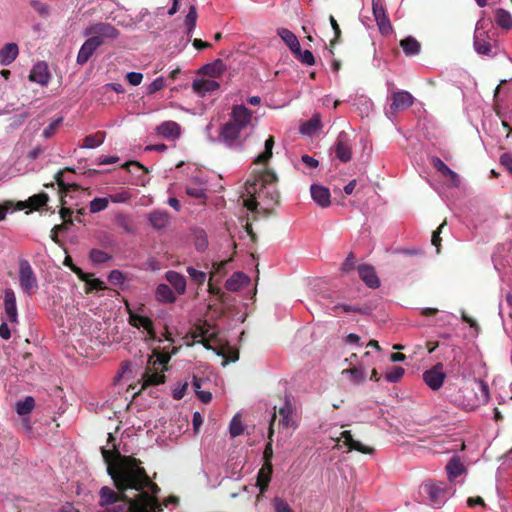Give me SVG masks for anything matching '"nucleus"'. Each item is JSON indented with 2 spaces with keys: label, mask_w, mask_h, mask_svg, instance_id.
Returning a JSON list of instances; mask_svg holds the SVG:
<instances>
[{
  "label": "nucleus",
  "mask_w": 512,
  "mask_h": 512,
  "mask_svg": "<svg viewBox=\"0 0 512 512\" xmlns=\"http://www.w3.org/2000/svg\"><path fill=\"white\" fill-rule=\"evenodd\" d=\"M109 198H95L89 204L90 212L95 214L105 210L108 207Z\"/></svg>",
  "instance_id": "obj_47"
},
{
  "label": "nucleus",
  "mask_w": 512,
  "mask_h": 512,
  "mask_svg": "<svg viewBox=\"0 0 512 512\" xmlns=\"http://www.w3.org/2000/svg\"><path fill=\"white\" fill-rule=\"evenodd\" d=\"M83 34L86 37H98V40L101 41L103 45L108 40L117 39L120 35V31L108 22H98L89 25L84 30Z\"/></svg>",
  "instance_id": "obj_4"
},
{
  "label": "nucleus",
  "mask_w": 512,
  "mask_h": 512,
  "mask_svg": "<svg viewBox=\"0 0 512 512\" xmlns=\"http://www.w3.org/2000/svg\"><path fill=\"white\" fill-rule=\"evenodd\" d=\"M278 181L276 173L270 169H264L254 176L253 181L247 180V191L251 195L258 194L259 197L265 194L271 203L278 205L280 203V193L273 188L272 191L268 190V186L275 184Z\"/></svg>",
  "instance_id": "obj_3"
},
{
  "label": "nucleus",
  "mask_w": 512,
  "mask_h": 512,
  "mask_svg": "<svg viewBox=\"0 0 512 512\" xmlns=\"http://www.w3.org/2000/svg\"><path fill=\"white\" fill-rule=\"evenodd\" d=\"M277 35L289 47L292 53L299 52L300 43L296 35L287 28H278Z\"/></svg>",
  "instance_id": "obj_30"
},
{
  "label": "nucleus",
  "mask_w": 512,
  "mask_h": 512,
  "mask_svg": "<svg viewBox=\"0 0 512 512\" xmlns=\"http://www.w3.org/2000/svg\"><path fill=\"white\" fill-rule=\"evenodd\" d=\"M229 432L232 437H237L243 434L244 432V426L241 422V419L238 415L234 416L230 426H229Z\"/></svg>",
  "instance_id": "obj_50"
},
{
  "label": "nucleus",
  "mask_w": 512,
  "mask_h": 512,
  "mask_svg": "<svg viewBox=\"0 0 512 512\" xmlns=\"http://www.w3.org/2000/svg\"><path fill=\"white\" fill-rule=\"evenodd\" d=\"M280 419L278 421V427L282 429H287L290 427H295V422L293 421V414L295 413V407L291 403V401L286 398L282 407L278 410Z\"/></svg>",
  "instance_id": "obj_14"
},
{
  "label": "nucleus",
  "mask_w": 512,
  "mask_h": 512,
  "mask_svg": "<svg viewBox=\"0 0 512 512\" xmlns=\"http://www.w3.org/2000/svg\"><path fill=\"white\" fill-rule=\"evenodd\" d=\"M197 10L195 6H191L185 19V25L187 27V34L190 35L196 27L197 22Z\"/></svg>",
  "instance_id": "obj_46"
},
{
  "label": "nucleus",
  "mask_w": 512,
  "mask_h": 512,
  "mask_svg": "<svg viewBox=\"0 0 512 512\" xmlns=\"http://www.w3.org/2000/svg\"><path fill=\"white\" fill-rule=\"evenodd\" d=\"M310 192L312 199L322 208H326L331 204V195L328 188L322 185L313 184L310 187Z\"/></svg>",
  "instance_id": "obj_21"
},
{
  "label": "nucleus",
  "mask_w": 512,
  "mask_h": 512,
  "mask_svg": "<svg viewBox=\"0 0 512 512\" xmlns=\"http://www.w3.org/2000/svg\"><path fill=\"white\" fill-rule=\"evenodd\" d=\"M165 279L175 289L177 294L183 295L186 292V279L180 273L169 270L165 273Z\"/></svg>",
  "instance_id": "obj_25"
},
{
  "label": "nucleus",
  "mask_w": 512,
  "mask_h": 512,
  "mask_svg": "<svg viewBox=\"0 0 512 512\" xmlns=\"http://www.w3.org/2000/svg\"><path fill=\"white\" fill-rule=\"evenodd\" d=\"M248 280V277L242 272H234L226 281L225 287L229 291H238Z\"/></svg>",
  "instance_id": "obj_40"
},
{
  "label": "nucleus",
  "mask_w": 512,
  "mask_h": 512,
  "mask_svg": "<svg viewBox=\"0 0 512 512\" xmlns=\"http://www.w3.org/2000/svg\"><path fill=\"white\" fill-rule=\"evenodd\" d=\"M329 21H330V24H331V27L334 31V39H332L330 41V46L333 47L340 39L341 37V29H340V26L339 24L337 23L336 19L334 18V16L330 15L329 17Z\"/></svg>",
  "instance_id": "obj_59"
},
{
  "label": "nucleus",
  "mask_w": 512,
  "mask_h": 512,
  "mask_svg": "<svg viewBox=\"0 0 512 512\" xmlns=\"http://www.w3.org/2000/svg\"><path fill=\"white\" fill-rule=\"evenodd\" d=\"M225 65L222 60L218 59L212 63L206 64L201 68V72L209 77L217 78L222 75Z\"/></svg>",
  "instance_id": "obj_38"
},
{
  "label": "nucleus",
  "mask_w": 512,
  "mask_h": 512,
  "mask_svg": "<svg viewBox=\"0 0 512 512\" xmlns=\"http://www.w3.org/2000/svg\"><path fill=\"white\" fill-rule=\"evenodd\" d=\"M276 417H277L276 412H274L271 417L270 425L268 428V442L265 445V449L263 452V458L265 460L264 464L271 463V460L273 457L272 443H273V435H274V423L276 421Z\"/></svg>",
  "instance_id": "obj_36"
},
{
  "label": "nucleus",
  "mask_w": 512,
  "mask_h": 512,
  "mask_svg": "<svg viewBox=\"0 0 512 512\" xmlns=\"http://www.w3.org/2000/svg\"><path fill=\"white\" fill-rule=\"evenodd\" d=\"M320 128H321L320 115L315 114L312 116L311 119H309L308 121L304 122L301 125L300 131L302 134L311 136V135L315 134L318 130H320Z\"/></svg>",
  "instance_id": "obj_39"
},
{
  "label": "nucleus",
  "mask_w": 512,
  "mask_h": 512,
  "mask_svg": "<svg viewBox=\"0 0 512 512\" xmlns=\"http://www.w3.org/2000/svg\"><path fill=\"white\" fill-rule=\"evenodd\" d=\"M273 467L271 463L263 464L262 468L258 471L256 486L259 488L258 498L263 495L269 487Z\"/></svg>",
  "instance_id": "obj_20"
},
{
  "label": "nucleus",
  "mask_w": 512,
  "mask_h": 512,
  "mask_svg": "<svg viewBox=\"0 0 512 512\" xmlns=\"http://www.w3.org/2000/svg\"><path fill=\"white\" fill-rule=\"evenodd\" d=\"M186 193L190 197L196 198V199H204L206 198L205 189L200 186H188L186 188Z\"/></svg>",
  "instance_id": "obj_56"
},
{
  "label": "nucleus",
  "mask_w": 512,
  "mask_h": 512,
  "mask_svg": "<svg viewBox=\"0 0 512 512\" xmlns=\"http://www.w3.org/2000/svg\"><path fill=\"white\" fill-rule=\"evenodd\" d=\"M292 54L297 60L305 65L312 66L315 64V57L313 53L309 50L302 51L301 46L299 47V52H294Z\"/></svg>",
  "instance_id": "obj_45"
},
{
  "label": "nucleus",
  "mask_w": 512,
  "mask_h": 512,
  "mask_svg": "<svg viewBox=\"0 0 512 512\" xmlns=\"http://www.w3.org/2000/svg\"><path fill=\"white\" fill-rule=\"evenodd\" d=\"M148 219L155 229H163L169 223V215L165 211H153L149 214Z\"/></svg>",
  "instance_id": "obj_37"
},
{
  "label": "nucleus",
  "mask_w": 512,
  "mask_h": 512,
  "mask_svg": "<svg viewBox=\"0 0 512 512\" xmlns=\"http://www.w3.org/2000/svg\"><path fill=\"white\" fill-rule=\"evenodd\" d=\"M101 45L102 42L98 40V37H88L78 52L77 63L80 65L87 63Z\"/></svg>",
  "instance_id": "obj_12"
},
{
  "label": "nucleus",
  "mask_w": 512,
  "mask_h": 512,
  "mask_svg": "<svg viewBox=\"0 0 512 512\" xmlns=\"http://www.w3.org/2000/svg\"><path fill=\"white\" fill-rule=\"evenodd\" d=\"M494 20L496 24L505 30L512 29V16L505 9L499 8L495 11Z\"/></svg>",
  "instance_id": "obj_41"
},
{
  "label": "nucleus",
  "mask_w": 512,
  "mask_h": 512,
  "mask_svg": "<svg viewBox=\"0 0 512 512\" xmlns=\"http://www.w3.org/2000/svg\"><path fill=\"white\" fill-rule=\"evenodd\" d=\"M400 46L407 57L418 55L421 52L420 42L412 36L402 39Z\"/></svg>",
  "instance_id": "obj_31"
},
{
  "label": "nucleus",
  "mask_w": 512,
  "mask_h": 512,
  "mask_svg": "<svg viewBox=\"0 0 512 512\" xmlns=\"http://www.w3.org/2000/svg\"><path fill=\"white\" fill-rule=\"evenodd\" d=\"M359 277L361 280L365 282V284L370 288H378L380 285V280L376 275L374 268L367 264H361L357 267Z\"/></svg>",
  "instance_id": "obj_18"
},
{
  "label": "nucleus",
  "mask_w": 512,
  "mask_h": 512,
  "mask_svg": "<svg viewBox=\"0 0 512 512\" xmlns=\"http://www.w3.org/2000/svg\"><path fill=\"white\" fill-rule=\"evenodd\" d=\"M431 165L444 177L449 178L451 181L457 182L459 180L458 174L451 170L439 157H432Z\"/></svg>",
  "instance_id": "obj_35"
},
{
  "label": "nucleus",
  "mask_w": 512,
  "mask_h": 512,
  "mask_svg": "<svg viewBox=\"0 0 512 512\" xmlns=\"http://www.w3.org/2000/svg\"><path fill=\"white\" fill-rule=\"evenodd\" d=\"M116 222L118 226L121 227L125 232L132 233L134 231L131 220L127 215L121 213L117 214Z\"/></svg>",
  "instance_id": "obj_52"
},
{
  "label": "nucleus",
  "mask_w": 512,
  "mask_h": 512,
  "mask_svg": "<svg viewBox=\"0 0 512 512\" xmlns=\"http://www.w3.org/2000/svg\"><path fill=\"white\" fill-rule=\"evenodd\" d=\"M89 257L93 263L100 264L109 261L112 257L100 249H92Z\"/></svg>",
  "instance_id": "obj_48"
},
{
  "label": "nucleus",
  "mask_w": 512,
  "mask_h": 512,
  "mask_svg": "<svg viewBox=\"0 0 512 512\" xmlns=\"http://www.w3.org/2000/svg\"><path fill=\"white\" fill-rule=\"evenodd\" d=\"M274 137L269 136L265 141V150L258 155L254 161L256 164H266L272 157V149L274 147Z\"/></svg>",
  "instance_id": "obj_42"
},
{
  "label": "nucleus",
  "mask_w": 512,
  "mask_h": 512,
  "mask_svg": "<svg viewBox=\"0 0 512 512\" xmlns=\"http://www.w3.org/2000/svg\"><path fill=\"white\" fill-rule=\"evenodd\" d=\"M35 406V400L31 396H27L24 400L16 403V412L21 415H28L31 413Z\"/></svg>",
  "instance_id": "obj_44"
},
{
  "label": "nucleus",
  "mask_w": 512,
  "mask_h": 512,
  "mask_svg": "<svg viewBox=\"0 0 512 512\" xmlns=\"http://www.w3.org/2000/svg\"><path fill=\"white\" fill-rule=\"evenodd\" d=\"M356 265V257L353 252H350L346 257L345 261L341 265V271L343 273H349L354 270Z\"/></svg>",
  "instance_id": "obj_55"
},
{
  "label": "nucleus",
  "mask_w": 512,
  "mask_h": 512,
  "mask_svg": "<svg viewBox=\"0 0 512 512\" xmlns=\"http://www.w3.org/2000/svg\"><path fill=\"white\" fill-rule=\"evenodd\" d=\"M155 297L161 303H174L176 296L169 285L161 283L157 286Z\"/></svg>",
  "instance_id": "obj_34"
},
{
  "label": "nucleus",
  "mask_w": 512,
  "mask_h": 512,
  "mask_svg": "<svg viewBox=\"0 0 512 512\" xmlns=\"http://www.w3.org/2000/svg\"><path fill=\"white\" fill-rule=\"evenodd\" d=\"M31 5L41 16H48L49 9L45 3L33 0L31 1Z\"/></svg>",
  "instance_id": "obj_63"
},
{
  "label": "nucleus",
  "mask_w": 512,
  "mask_h": 512,
  "mask_svg": "<svg viewBox=\"0 0 512 512\" xmlns=\"http://www.w3.org/2000/svg\"><path fill=\"white\" fill-rule=\"evenodd\" d=\"M66 171L73 172L74 170L66 167L63 170L58 171L54 176L55 182L59 187L60 202L62 205L59 214L60 217L64 220L63 224L55 225L51 230V240L56 244H60V240L57 237V231H63L67 229L68 225H73V219L71 218L73 211L70 208L64 206L66 204L65 197L68 196L70 192L80 189V186L78 184L66 183L64 181L63 174Z\"/></svg>",
  "instance_id": "obj_2"
},
{
  "label": "nucleus",
  "mask_w": 512,
  "mask_h": 512,
  "mask_svg": "<svg viewBox=\"0 0 512 512\" xmlns=\"http://www.w3.org/2000/svg\"><path fill=\"white\" fill-rule=\"evenodd\" d=\"M86 286H87V289H86V292H90L92 290H104L106 289V286H105V283L98 279V278H94V279H90V277L87 279L86 281Z\"/></svg>",
  "instance_id": "obj_57"
},
{
  "label": "nucleus",
  "mask_w": 512,
  "mask_h": 512,
  "mask_svg": "<svg viewBox=\"0 0 512 512\" xmlns=\"http://www.w3.org/2000/svg\"><path fill=\"white\" fill-rule=\"evenodd\" d=\"M126 79L131 85L137 86L142 82L143 75L139 72H129Z\"/></svg>",
  "instance_id": "obj_64"
},
{
  "label": "nucleus",
  "mask_w": 512,
  "mask_h": 512,
  "mask_svg": "<svg viewBox=\"0 0 512 512\" xmlns=\"http://www.w3.org/2000/svg\"><path fill=\"white\" fill-rule=\"evenodd\" d=\"M390 100L388 112L392 115L407 110L414 104V97L405 90L393 92L390 96Z\"/></svg>",
  "instance_id": "obj_8"
},
{
  "label": "nucleus",
  "mask_w": 512,
  "mask_h": 512,
  "mask_svg": "<svg viewBox=\"0 0 512 512\" xmlns=\"http://www.w3.org/2000/svg\"><path fill=\"white\" fill-rule=\"evenodd\" d=\"M105 132H97L84 138L82 147L91 149L100 146L105 140Z\"/></svg>",
  "instance_id": "obj_43"
},
{
  "label": "nucleus",
  "mask_w": 512,
  "mask_h": 512,
  "mask_svg": "<svg viewBox=\"0 0 512 512\" xmlns=\"http://www.w3.org/2000/svg\"><path fill=\"white\" fill-rule=\"evenodd\" d=\"M446 374L443 371V364L437 363L431 369L423 373V381L432 390H438L442 387Z\"/></svg>",
  "instance_id": "obj_11"
},
{
  "label": "nucleus",
  "mask_w": 512,
  "mask_h": 512,
  "mask_svg": "<svg viewBox=\"0 0 512 512\" xmlns=\"http://www.w3.org/2000/svg\"><path fill=\"white\" fill-rule=\"evenodd\" d=\"M404 373V368L400 366H395L392 367L391 370L386 372L385 379L390 383H396L403 377Z\"/></svg>",
  "instance_id": "obj_49"
},
{
  "label": "nucleus",
  "mask_w": 512,
  "mask_h": 512,
  "mask_svg": "<svg viewBox=\"0 0 512 512\" xmlns=\"http://www.w3.org/2000/svg\"><path fill=\"white\" fill-rule=\"evenodd\" d=\"M340 435L341 436H340V439H338V441L343 439V443L345 446L348 447V451L355 450V451H358L363 454H373L374 453V448L363 445L361 442L355 440L353 438V435L351 434V431H349V430L342 431Z\"/></svg>",
  "instance_id": "obj_15"
},
{
  "label": "nucleus",
  "mask_w": 512,
  "mask_h": 512,
  "mask_svg": "<svg viewBox=\"0 0 512 512\" xmlns=\"http://www.w3.org/2000/svg\"><path fill=\"white\" fill-rule=\"evenodd\" d=\"M19 284L22 291L31 296L38 290V281L36 275L27 260H21L19 263Z\"/></svg>",
  "instance_id": "obj_5"
},
{
  "label": "nucleus",
  "mask_w": 512,
  "mask_h": 512,
  "mask_svg": "<svg viewBox=\"0 0 512 512\" xmlns=\"http://www.w3.org/2000/svg\"><path fill=\"white\" fill-rule=\"evenodd\" d=\"M243 129L237 127L231 121H228L221 129L220 137L221 139L229 146H233V144L239 138V135Z\"/></svg>",
  "instance_id": "obj_23"
},
{
  "label": "nucleus",
  "mask_w": 512,
  "mask_h": 512,
  "mask_svg": "<svg viewBox=\"0 0 512 512\" xmlns=\"http://www.w3.org/2000/svg\"><path fill=\"white\" fill-rule=\"evenodd\" d=\"M219 87V83L211 79L194 80L192 84L193 91L200 95L213 92Z\"/></svg>",
  "instance_id": "obj_28"
},
{
  "label": "nucleus",
  "mask_w": 512,
  "mask_h": 512,
  "mask_svg": "<svg viewBox=\"0 0 512 512\" xmlns=\"http://www.w3.org/2000/svg\"><path fill=\"white\" fill-rule=\"evenodd\" d=\"M19 49L15 43H7L0 50V63L4 66L10 65L18 56Z\"/></svg>",
  "instance_id": "obj_29"
},
{
  "label": "nucleus",
  "mask_w": 512,
  "mask_h": 512,
  "mask_svg": "<svg viewBox=\"0 0 512 512\" xmlns=\"http://www.w3.org/2000/svg\"><path fill=\"white\" fill-rule=\"evenodd\" d=\"M48 200L49 196L46 193L42 192L29 197V199L26 202H21L20 205L21 208L29 207L31 210L38 211L47 204Z\"/></svg>",
  "instance_id": "obj_33"
},
{
  "label": "nucleus",
  "mask_w": 512,
  "mask_h": 512,
  "mask_svg": "<svg viewBox=\"0 0 512 512\" xmlns=\"http://www.w3.org/2000/svg\"><path fill=\"white\" fill-rule=\"evenodd\" d=\"M4 309L10 323H17L18 313L16 306V296L11 288H7L4 293Z\"/></svg>",
  "instance_id": "obj_17"
},
{
  "label": "nucleus",
  "mask_w": 512,
  "mask_h": 512,
  "mask_svg": "<svg viewBox=\"0 0 512 512\" xmlns=\"http://www.w3.org/2000/svg\"><path fill=\"white\" fill-rule=\"evenodd\" d=\"M165 87V82L163 77L156 78L152 83L149 84L147 88L148 94H154Z\"/></svg>",
  "instance_id": "obj_61"
},
{
  "label": "nucleus",
  "mask_w": 512,
  "mask_h": 512,
  "mask_svg": "<svg viewBox=\"0 0 512 512\" xmlns=\"http://www.w3.org/2000/svg\"><path fill=\"white\" fill-rule=\"evenodd\" d=\"M142 379V389H145L147 386L163 384L166 377L163 370L158 372L157 368L148 367L144 372Z\"/></svg>",
  "instance_id": "obj_24"
},
{
  "label": "nucleus",
  "mask_w": 512,
  "mask_h": 512,
  "mask_svg": "<svg viewBox=\"0 0 512 512\" xmlns=\"http://www.w3.org/2000/svg\"><path fill=\"white\" fill-rule=\"evenodd\" d=\"M156 133L168 140H176L180 137L181 127L177 122L164 121L156 127Z\"/></svg>",
  "instance_id": "obj_16"
},
{
  "label": "nucleus",
  "mask_w": 512,
  "mask_h": 512,
  "mask_svg": "<svg viewBox=\"0 0 512 512\" xmlns=\"http://www.w3.org/2000/svg\"><path fill=\"white\" fill-rule=\"evenodd\" d=\"M101 454L117 492L108 486L102 487L99 492V505L111 506L117 502H123L113 508H116L117 512H147V505L141 504L138 497L133 499L125 494L129 489L135 491L149 489L153 494L160 492L158 485L151 481L146 470L141 466V460L122 455L115 444L112 449L102 447Z\"/></svg>",
  "instance_id": "obj_1"
},
{
  "label": "nucleus",
  "mask_w": 512,
  "mask_h": 512,
  "mask_svg": "<svg viewBox=\"0 0 512 512\" xmlns=\"http://www.w3.org/2000/svg\"><path fill=\"white\" fill-rule=\"evenodd\" d=\"M445 470L447 472L448 480L453 482L457 477L466 472V468L458 456H453L447 463Z\"/></svg>",
  "instance_id": "obj_27"
},
{
  "label": "nucleus",
  "mask_w": 512,
  "mask_h": 512,
  "mask_svg": "<svg viewBox=\"0 0 512 512\" xmlns=\"http://www.w3.org/2000/svg\"><path fill=\"white\" fill-rule=\"evenodd\" d=\"M29 80L40 85H47L50 80L48 67L44 62H38L30 71Z\"/></svg>",
  "instance_id": "obj_19"
},
{
  "label": "nucleus",
  "mask_w": 512,
  "mask_h": 512,
  "mask_svg": "<svg viewBox=\"0 0 512 512\" xmlns=\"http://www.w3.org/2000/svg\"><path fill=\"white\" fill-rule=\"evenodd\" d=\"M139 492L138 501L143 505H147V512L162 511L161 505L155 497L156 494H153L149 489H147V491L144 489Z\"/></svg>",
  "instance_id": "obj_26"
},
{
  "label": "nucleus",
  "mask_w": 512,
  "mask_h": 512,
  "mask_svg": "<svg viewBox=\"0 0 512 512\" xmlns=\"http://www.w3.org/2000/svg\"><path fill=\"white\" fill-rule=\"evenodd\" d=\"M127 312H128V323L135 327V328H143L147 334L149 339L157 340V335L154 329L153 321L147 317L140 315L134 311H132L129 306L127 305Z\"/></svg>",
  "instance_id": "obj_9"
},
{
  "label": "nucleus",
  "mask_w": 512,
  "mask_h": 512,
  "mask_svg": "<svg viewBox=\"0 0 512 512\" xmlns=\"http://www.w3.org/2000/svg\"><path fill=\"white\" fill-rule=\"evenodd\" d=\"M272 506L275 512H294L290 505L280 497L273 498Z\"/></svg>",
  "instance_id": "obj_54"
},
{
  "label": "nucleus",
  "mask_w": 512,
  "mask_h": 512,
  "mask_svg": "<svg viewBox=\"0 0 512 512\" xmlns=\"http://www.w3.org/2000/svg\"><path fill=\"white\" fill-rule=\"evenodd\" d=\"M474 49L478 54L490 56L492 52V46L487 41L485 33H475L474 36Z\"/></svg>",
  "instance_id": "obj_32"
},
{
  "label": "nucleus",
  "mask_w": 512,
  "mask_h": 512,
  "mask_svg": "<svg viewBox=\"0 0 512 512\" xmlns=\"http://www.w3.org/2000/svg\"><path fill=\"white\" fill-rule=\"evenodd\" d=\"M177 352V348L172 346L171 344L167 347L163 348V351L154 350V355L157 356V359L152 362L153 368H157V366L162 367V370H167V364L169 363L171 356ZM151 364V360L149 361Z\"/></svg>",
  "instance_id": "obj_22"
},
{
  "label": "nucleus",
  "mask_w": 512,
  "mask_h": 512,
  "mask_svg": "<svg viewBox=\"0 0 512 512\" xmlns=\"http://www.w3.org/2000/svg\"><path fill=\"white\" fill-rule=\"evenodd\" d=\"M446 225V220L443 221L440 226L437 228V230H435L432 234V238H431V243L433 246L436 247V251L437 253L440 252V247H441V237H440V233L442 232V229L443 227Z\"/></svg>",
  "instance_id": "obj_58"
},
{
  "label": "nucleus",
  "mask_w": 512,
  "mask_h": 512,
  "mask_svg": "<svg viewBox=\"0 0 512 512\" xmlns=\"http://www.w3.org/2000/svg\"><path fill=\"white\" fill-rule=\"evenodd\" d=\"M424 491L428 494L430 502L435 507H440L448 496V489L443 482L428 481L423 486Z\"/></svg>",
  "instance_id": "obj_6"
},
{
  "label": "nucleus",
  "mask_w": 512,
  "mask_h": 512,
  "mask_svg": "<svg viewBox=\"0 0 512 512\" xmlns=\"http://www.w3.org/2000/svg\"><path fill=\"white\" fill-rule=\"evenodd\" d=\"M335 155L341 162H349L352 159V141L345 131H341L335 142Z\"/></svg>",
  "instance_id": "obj_10"
},
{
  "label": "nucleus",
  "mask_w": 512,
  "mask_h": 512,
  "mask_svg": "<svg viewBox=\"0 0 512 512\" xmlns=\"http://www.w3.org/2000/svg\"><path fill=\"white\" fill-rule=\"evenodd\" d=\"M186 271L189 274V276L191 277V279L198 285H202L205 282V280H206L205 272L199 271L192 266H188L186 268Z\"/></svg>",
  "instance_id": "obj_53"
},
{
  "label": "nucleus",
  "mask_w": 512,
  "mask_h": 512,
  "mask_svg": "<svg viewBox=\"0 0 512 512\" xmlns=\"http://www.w3.org/2000/svg\"><path fill=\"white\" fill-rule=\"evenodd\" d=\"M252 118V112L244 105H234L231 111L230 121L241 129L246 128Z\"/></svg>",
  "instance_id": "obj_13"
},
{
  "label": "nucleus",
  "mask_w": 512,
  "mask_h": 512,
  "mask_svg": "<svg viewBox=\"0 0 512 512\" xmlns=\"http://www.w3.org/2000/svg\"><path fill=\"white\" fill-rule=\"evenodd\" d=\"M342 373H347L350 375L351 380L354 382V384H359L364 381L365 373L364 370L361 368H350L343 370Z\"/></svg>",
  "instance_id": "obj_51"
},
{
  "label": "nucleus",
  "mask_w": 512,
  "mask_h": 512,
  "mask_svg": "<svg viewBox=\"0 0 512 512\" xmlns=\"http://www.w3.org/2000/svg\"><path fill=\"white\" fill-rule=\"evenodd\" d=\"M372 12L381 34H390L393 28L386 13L384 0H372Z\"/></svg>",
  "instance_id": "obj_7"
},
{
  "label": "nucleus",
  "mask_w": 512,
  "mask_h": 512,
  "mask_svg": "<svg viewBox=\"0 0 512 512\" xmlns=\"http://www.w3.org/2000/svg\"><path fill=\"white\" fill-rule=\"evenodd\" d=\"M125 279L124 274L120 270H112L108 275V281L113 285H122Z\"/></svg>",
  "instance_id": "obj_60"
},
{
  "label": "nucleus",
  "mask_w": 512,
  "mask_h": 512,
  "mask_svg": "<svg viewBox=\"0 0 512 512\" xmlns=\"http://www.w3.org/2000/svg\"><path fill=\"white\" fill-rule=\"evenodd\" d=\"M500 164L509 172L512 176V154L511 153H503L500 156Z\"/></svg>",
  "instance_id": "obj_62"
}]
</instances>
